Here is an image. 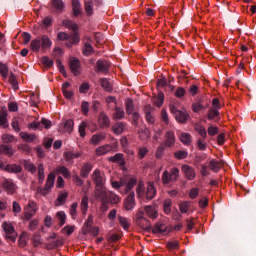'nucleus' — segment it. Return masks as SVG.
<instances>
[{"mask_svg":"<svg viewBox=\"0 0 256 256\" xmlns=\"http://www.w3.org/2000/svg\"><path fill=\"white\" fill-rule=\"evenodd\" d=\"M0 75L3 79H7V77H9V67H7V64H4L3 62H0Z\"/></svg>","mask_w":256,"mask_h":256,"instance_id":"49530a36","label":"nucleus"},{"mask_svg":"<svg viewBox=\"0 0 256 256\" xmlns=\"http://www.w3.org/2000/svg\"><path fill=\"white\" fill-rule=\"evenodd\" d=\"M125 107L127 115H132L133 111H135V104L133 103V99L128 98L125 100Z\"/></svg>","mask_w":256,"mask_h":256,"instance_id":"72a5a7b5","label":"nucleus"},{"mask_svg":"<svg viewBox=\"0 0 256 256\" xmlns=\"http://www.w3.org/2000/svg\"><path fill=\"white\" fill-rule=\"evenodd\" d=\"M135 205V192H130L124 199L123 208L125 211H133V209H135Z\"/></svg>","mask_w":256,"mask_h":256,"instance_id":"6e6552de","label":"nucleus"},{"mask_svg":"<svg viewBox=\"0 0 256 256\" xmlns=\"http://www.w3.org/2000/svg\"><path fill=\"white\" fill-rule=\"evenodd\" d=\"M108 193L105 186H95L94 197L98 201H101L102 205H107Z\"/></svg>","mask_w":256,"mask_h":256,"instance_id":"423d86ee","label":"nucleus"},{"mask_svg":"<svg viewBox=\"0 0 256 256\" xmlns=\"http://www.w3.org/2000/svg\"><path fill=\"white\" fill-rule=\"evenodd\" d=\"M62 25L63 27H66V29H71V31H77L78 27H77V23L71 21V20H63L62 21Z\"/></svg>","mask_w":256,"mask_h":256,"instance_id":"4c0bfd02","label":"nucleus"},{"mask_svg":"<svg viewBox=\"0 0 256 256\" xmlns=\"http://www.w3.org/2000/svg\"><path fill=\"white\" fill-rule=\"evenodd\" d=\"M23 166H24V169H26V171H29L30 173H32V175H34V173H37V166H35V164H33L31 161L24 160Z\"/></svg>","mask_w":256,"mask_h":256,"instance_id":"473e14b6","label":"nucleus"},{"mask_svg":"<svg viewBox=\"0 0 256 256\" xmlns=\"http://www.w3.org/2000/svg\"><path fill=\"white\" fill-rule=\"evenodd\" d=\"M67 197H69V193L66 191L60 192L55 202L56 207H61V205H64L65 201H67Z\"/></svg>","mask_w":256,"mask_h":256,"instance_id":"cd10ccee","label":"nucleus"},{"mask_svg":"<svg viewBox=\"0 0 256 256\" xmlns=\"http://www.w3.org/2000/svg\"><path fill=\"white\" fill-rule=\"evenodd\" d=\"M143 215V211H138L136 215V224L144 231H149V229H151V222H149Z\"/></svg>","mask_w":256,"mask_h":256,"instance_id":"0eeeda50","label":"nucleus"},{"mask_svg":"<svg viewBox=\"0 0 256 256\" xmlns=\"http://www.w3.org/2000/svg\"><path fill=\"white\" fill-rule=\"evenodd\" d=\"M84 9H85L86 14L88 15V17H91V15H93V1L85 2Z\"/></svg>","mask_w":256,"mask_h":256,"instance_id":"13d9d810","label":"nucleus"},{"mask_svg":"<svg viewBox=\"0 0 256 256\" xmlns=\"http://www.w3.org/2000/svg\"><path fill=\"white\" fill-rule=\"evenodd\" d=\"M123 117H125V110H123V108L115 107L113 119L117 121L119 119H123Z\"/></svg>","mask_w":256,"mask_h":256,"instance_id":"ea45409f","label":"nucleus"},{"mask_svg":"<svg viewBox=\"0 0 256 256\" xmlns=\"http://www.w3.org/2000/svg\"><path fill=\"white\" fill-rule=\"evenodd\" d=\"M135 185L138 199H147L148 201L155 199V195H157L155 184L153 182H148L147 187L145 188V183L141 180L137 182V177L135 176L124 178L123 187L125 195L133 193V188Z\"/></svg>","mask_w":256,"mask_h":256,"instance_id":"f257e3e1","label":"nucleus"},{"mask_svg":"<svg viewBox=\"0 0 256 256\" xmlns=\"http://www.w3.org/2000/svg\"><path fill=\"white\" fill-rule=\"evenodd\" d=\"M105 139H107V134L105 132H98L91 137L90 143L91 145H99Z\"/></svg>","mask_w":256,"mask_h":256,"instance_id":"f3484780","label":"nucleus"},{"mask_svg":"<svg viewBox=\"0 0 256 256\" xmlns=\"http://www.w3.org/2000/svg\"><path fill=\"white\" fill-rule=\"evenodd\" d=\"M57 171H58V173H61V175H63V177H65V179L71 178V172L69 171V169H67V167L61 166L57 169Z\"/></svg>","mask_w":256,"mask_h":256,"instance_id":"603ef678","label":"nucleus"},{"mask_svg":"<svg viewBox=\"0 0 256 256\" xmlns=\"http://www.w3.org/2000/svg\"><path fill=\"white\" fill-rule=\"evenodd\" d=\"M108 161H110L111 163H119V165H125V159H123L122 153H118L114 156L109 157Z\"/></svg>","mask_w":256,"mask_h":256,"instance_id":"7c9ffc66","label":"nucleus"},{"mask_svg":"<svg viewBox=\"0 0 256 256\" xmlns=\"http://www.w3.org/2000/svg\"><path fill=\"white\" fill-rule=\"evenodd\" d=\"M175 141H176L175 132L173 130H170V131L165 133L164 145L166 147H169V148L175 147Z\"/></svg>","mask_w":256,"mask_h":256,"instance_id":"2eb2a0df","label":"nucleus"},{"mask_svg":"<svg viewBox=\"0 0 256 256\" xmlns=\"http://www.w3.org/2000/svg\"><path fill=\"white\" fill-rule=\"evenodd\" d=\"M192 137H191V134L189 133H186V132H182L180 134V141L181 143H183L184 145H191L192 143Z\"/></svg>","mask_w":256,"mask_h":256,"instance_id":"f704fd0d","label":"nucleus"},{"mask_svg":"<svg viewBox=\"0 0 256 256\" xmlns=\"http://www.w3.org/2000/svg\"><path fill=\"white\" fill-rule=\"evenodd\" d=\"M92 181L95 187H105V183L107 182L105 172H102L99 169H95L92 173Z\"/></svg>","mask_w":256,"mask_h":256,"instance_id":"39448f33","label":"nucleus"},{"mask_svg":"<svg viewBox=\"0 0 256 256\" xmlns=\"http://www.w3.org/2000/svg\"><path fill=\"white\" fill-rule=\"evenodd\" d=\"M40 45L42 51H45V49H51V45H53V42H51V39L47 35H43L40 38Z\"/></svg>","mask_w":256,"mask_h":256,"instance_id":"5701e85b","label":"nucleus"},{"mask_svg":"<svg viewBox=\"0 0 256 256\" xmlns=\"http://www.w3.org/2000/svg\"><path fill=\"white\" fill-rule=\"evenodd\" d=\"M181 171L182 173H184L186 179H188V181H193V179H195L196 174H195V170L193 169V167L189 166V165H183L181 167Z\"/></svg>","mask_w":256,"mask_h":256,"instance_id":"dca6fc26","label":"nucleus"},{"mask_svg":"<svg viewBox=\"0 0 256 256\" xmlns=\"http://www.w3.org/2000/svg\"><path fill=\"white\" fill-rule=\"evenodd\" d=\"M64 157L66 161H73V159H79V157H81V154L67 151V152H64Z\"/></svg>","mask_w":256,"mask_h":256,"instance_id":"a18cd8bd","label":"nucleus"},{"mask_svg":"<svg viewBox=\"0 0 256 256\" xmlns=\"http://www.w3.org/2000/svg\"><path fill=\"white\" fill-rule=\"evenodd\" d=\"M207 119L209 121L219 123V121H221V117L219 116V110L210 108L207 113Z\"/></svg>","mask_w":256,"mask_h":256,"instance_id":"aec40b11","label":"nucleus"},{"mask_svg":"<svg viewBox=\"0 0 256 256\" xmlns=\"http://www.w3.org/2000/svg\"><path fill=\"white\" fill-rule=\"evenodd\" d=\"M109 67H111V63L106 60H98L96 62V73H109Z\"/></svg>","mask_w":256,"mask_h":256,"instance_id":"ddd939ff","label":"nucleus"},{"mask_svg":"<svg viewBox=\"0 0 256 256\" xmlns=\"http://www.w3.org/2000/svg\"><path fill=\"white\" fill-rule=\"evenodd\" d=\"M145 214L150 219H157V217H159V215L157 214V208H155V206H146Z\"/></svg>","mask_w":256,"mask_h":256,"instance_id":"a878e982","label":"nucleus"},{"mask_svg":"<svg viewBox=\"0 0 256 256\" xmlns=\"http://www.w3.org/2000/svg\"><path fill=\"white\" fill-rule=\"evenodd\" d=\"M85 129H87V122L83 121L79 125V135L80 137H85L87 133L85 132Z\"/></svg>","mask_w":256,"mask_h":256,"instance_id":"774afa93","label":"nucleus"},{"mask_svg":"<svg viewBox=\"0 0 256 256\" xmlns=\"http://www.w3.org/2000/svg\"><path fill=\"white\" fill-rule=\"evenodd\" d=\"M123 183H124V178H121L119 181L111 180V187L113 189H116V191H119V189H121V187H123Z\"/></svg>","mask_w":256,"mask_h":256,"instance_id":"680f3d73","label":"nucleus"},{"mask_svg":"<svg viewBox=\"0 0 256 256\" xmlns=\"http://www.w3.org/2000/svg\"><path fill=\"white\" fill-rule=\"evenodd\" d=\"M20 137L26 143H33V141L37 139V136L34 133L29 134L27 132H20Z\"/></svg>","mask_w":256,"mask_h":256,"instance_id":"c85d7f7f","label":"nucleus"},{"mask_svg":"<svg viewBox=\"0 0 256 256\" xmlns=\"http://www.w3.org/2000/svg\"><path fill=\"white\" fill-rule=\"evenodd\" d=\"M93 170V164L91 162H86L82 165V168L80 170V175L86 179V177H89V174Z\"/></svg>","mask_w":256,"mask_h":256,"instance_id":"412c9836","label":"nucleus"},{"mask_svg":"<svg viewBox=\"0 0 256 256\" xmlns=\"http://www.w3.org/2000/svg\"><path fill=\"white\" fill-rule=\"evenodd\" d=\"M72 9L74 17L81 15V2L79 0H72Z\"/></svg>","mask_w":256,"mask_h":256,"instance_id":"2f4dec72","label":"nucleus"},{"mask_svg":"<svg viewBox=\"0 0 256 256\" xmlns=\"http://www.w3.org/2000/svg\"><path fill=\"white\" fill-rule=\"evenodd\" d=\"M80 209L82 212V215H87V211L89 210V197L87 195H84L81 199L80 203Z\"/></svg>","mask_w":256,"mask_h":256,"instance_id":"393cba45","label":"nucleus"},{"mask_svg":"<svg viewBox=\"0 0 256 256\" xmlns=\"http://www.w3.org/2000/svg\"><path fill=\"white\" fill-rule=\"evenodd\" d=\"M138 133H139L140 139H142V140L149 139V136H150L149 129H147V128L140 129L138 131Z\"/></svg>","mask_w":256,"mask_h":256,"instance_id":"338daca9","label":"nucleus"},{"mask_svg":"<svg viewBox=\"0 0 256 256\" xmlns=\"http://www.w3.org/2000/svg\"><path fill=\"white\" fill-rule=\"evenodd\" d=\"M189 156V153L185 150H179L177 152L174 153V157L175 159H187V157Z\"/></svg>","mask_w":256,"mask_h":256,"instance_id":"6e6d98bb","label":"nucleus"},{"mask_svg":"<svg viewBox=\"0 0 256 256\" xmlns=\"http://www.w3.org/2000/svg\"><path fill=\"white\" fill-rule=\"evenodd\" d=\"M121 202V198L115 192H108L107 203H111V205H117V203Z\"/></svg>","mask_w":256,"mask_h":256,"instance_id":"bb28decb","label":"nucleus"},{"mask_svg":"<svg viewBox=\"0 0 256 256\" xmlns=\"http://www.w3.org/2000/svg\"><path fill=\"white\" fill-rule=\"evenodd\" d=\"M223 165V161L212 159L210 160L208 167L214 173H219V171H221V169L223 168Z\"/></svg>","mask_w":256,"mask_h":256,"instance_id":"6ab92c4d","label":"nucleus"},{"mask_svg":"<svg viewBox=\"0 0 256 256\" xmlns=\"http://www.w3.org/2000/svg\"><path fill=\"white\" fill-rule=\"evenodd\" d=\"M75 127V122L73 119H68L64 123V129L66 133H73V128Z\"/></svg>","mask_w":256,"mask_h":256,"instance_id":"37998d69","label":"nucleus"},{"mask_svg":"<svg viewBox=\"0 0 256 256\" xmlns=\"http://www.w3.org/2000/svg\"><path fill=\"white\" fill-rule=\"evenodd\" d=\"M2 187L9 195H14L17 191V184H15L13 180L4 179Z\"/></svg>","mask_w":256,"mask_h":256,"instance_id":"f8f14e48","label":"nucleus"},{"mask_svg":"<svg viewBox=\"0 0 256 256\" xmlns=\"http://www.w3.org/2000/svg\"><path fill=\"white\" fill-rule=\"evenodd\" d=\"M98 125L100 129H108L111 126V119L105 112H100L98 116Z\"/></svg>","mask_w":256,"mask_h":256,"instance_id":"9b49d317","label":"nucleus"},{"mask_svg":"<svg viewBox=\"0 0 256 256\" xmlns=\"http://www.w3.org/2000/svg\"><path fill=\"white\" fill-rule=\"evenodd\" d=\"M28 239L29 237L27 236V232H22L18 240V245L21 249H23V247H27Z\"/></svg>","mask_w":256,"mask_h":256,"instance_id":"79ce46f5","label":"nucleus"},{"mask_svg":"<svg viewBox=\"0 0 256 256\" xmlns=\"http://www.w3.org/2000/svg\"><path fill=\"white\" fill-rule=\"evenodd\" d=\"M179 209L181 213H188L191 209V202H181L179 204Z\"/></svg>","mask_w":256,"mask_h":256,"instance_id":"5fc2aeb1","label":"nucleus"},{"mask_svg":"<svg viewBox=\"0 0 256 256\" xmlns=\"http://www.w3.org/2000/svg\"><path fill=\"white\" fill-rule=\"evenodd\" d=\"M194 130L202 136V139H207V129L201 124H195Z\"/></svg>","mask_w":256,"mask_h":256,"instance_id":"a19ab883","label":"nucleus"},{"mask_svg":"<svg viewBox=\"0 0 256 256\" xmlns=\"http://www.w3.org/2000/svg\"><path fill=\"white\" fill-rule=\"evenodd\" d=\"M2 229L5 233V238L7 241H11L15 243L17 241V231H15V227L11 222H3Z\"/></svg>","mask_w":256,"mask_h":256,"instance_id":"7ed1b4c3","label":"nucleus"},{"mask_svg":"<svg viewBox=\"0 0 256 256\" xmlns=\"http://www.w3.org/2000/svg\"><path fill=\"white\" fill-rule=\"evenodd\" d=\"M111 151H113V146L110 144H106V145L99 146L95 150V155H97V157H101L103 155H107V153H111Z\"/></svg>","mask_w":256,"mask_h":256,"instance_id":"a211bd4d","label":"nucleus"},{"mask_svg":"<svg viewBox=\"0 0 256 256\" xmlns=\"http://www.w3.org/2000/svg\"><path fill=\"white\" fill-rule=\"evenodd\" d=\"M38 181L39 183H43V181H45V167L43 164L38 165Z\"/></svg>","mask_w":256,"mask_h":256,"instance_id":"de8ad7c7","label":"nucleus"},{"mask_svg":"<svg viewBox=\"0 0 256 256\" xmlns=\"http://www.w3.org/2000/svg\"><path fill=\"white\" fill-rule=\"evenodd\" d=\"M100 85L102 88H104L105 91L113 90V86H111V82H109V80L107 78H101Z\"/></svg>","mask_w":256,"mask_h":256,"instance_id":"c03bdc74","label":"nucleus"},{"mask_svg":"<svg viewBox=\"0 0 256 256\" xmlns=\"http://www.w3.org/2000/svg\"><path fill=\"white\" fill-rule=\"evenodd\" d=\"M112 131L115 135H121L125 131V123L117 122L113 125Z\"/></svg>","mask_w":256,"mask_h":256,"instance_id":"c756f323","label":"nucleus"},{"mask_svg":"<svg viewBox=\"0 0 256 256\" xmlns=\"http://www.w3.org/2000/svg\"><path fill=\"white\" fill-rule=\"evenodd\" d=\"M91 227H93V216H88L87 220L84 223V226L82 228V234L87 235L91 232Z\"/></svg>","mask_w":256,"mask_h":256,"instance_id":"b1692460","label":"nucleus"},{"mask_svg":"<svg viewBox=\"0 0 256 256\" xmlns=\"http://www.w3.org/2000/svg\"><path fill=\"white\" fill-rule=\"evenodd\" d=\"M53 185H55V172H50L47 176L44 188H38L37 193L45 197L46 195H49V193H51Z\"/></svg>","mask_w":256,"mask_h":256,"instance_id":"20e7f679","label":"nucleus"},{"mask_svg":"<svg viewBox=\"0 0 256 256\" xmlns=\"http://www.w3.org/2000/svg\"><path fill=\"white\" fill-rule=\"evenodd\" d=\"M77 207H79L77 202L72 203L70 206V215L72 219H77Z\"/></svg>","mask_w":256,"mask_h":256,"instance_id":"bf43d9fd","label":"nucleus"},{"mask_svg":"<svg viewBox=\"0 0 256 256\" xmlns=\"http://www.w3.org/2000/svg\"><path fill=\"white\" fill-rule=\"evenodd\" d=\"M175 119L178 123H187V119H189V113L187 111H176L175 112Z\"/></svg>","mask_w":256,"mask_h":256,"instance_id":"4be33fe9","label":"nucleus"},{"mask_svg":"<svg viewBox=\"0 0 256 256\" xmlns=\"http://www.w3.org/2000/svg\"><path fill=\"white\" fill-rule=\"evenodd\" d=\"M82 53L86 57H89V55H91V53H93V46H91V44L85 43Z\"/></svg>","mask_w":256,"mask_h":256,"instance_id":"052dcab7","label":"nucleus"},{"mask_svg":"<svg viewBox=\"0 0 256 256\" xmlns=\"http://www.w3.org/2000/svg\"><path fill=\"white\" fill-rule=\"evenodd\" d=\"M118 221H119V224L121 225V227L123 229H125V231H127V229H129V227H131L129 220H127V218H125L123 216H118Z\"/></svg>","mask_w":256,"mask_h":256,"instance_id":"09e8293b","label":"nucleus"},{"mask_svg":"<svg viewBox=\"0 0 256 256\" xmlns=\"http://www.w3.org/2000/svg\"><path fill=\"white\" fill-rule=\"evenodd\" d=\"M56 217H58V219L60 221L59 222L60 227H63V225L67 221V215H65V213L63 211H59V212H57Z\"/></svg>","mask_w":256,"mask_h":256,"instance_id":"4d7b16f0","label":"nucleus"},{"mask_svg":"<svg viewBox=\"0 0 256 256\" xmlns=\"http://www.w3.org/2000/svg\"><path fill=\"white\" fill-rule=\"evenodd\" d=\"M30 48L34 53H38L39 49H41V38H36L31 41Z\"/></svg>","mask_w":256,"mask_h":256,"instance_id":"e433bc0d","label":"nucleus"},{"mask_svg":"<svg viewBox=\"0 0 256 256\" xmlns=\"http://www.w3.org/2000/svg\"><path fill=\"white\" fill-rule=\"evenodd\" d=\"M52 6L57 11H63V9H65V3H63V0H52Z\"/></svg>","mask_w":256,"mask_h":256,"instance_id":"8fccbe9b","label":"nucleus"},{"mask_svg":"<svg viewBox=\"0 0 256 256\" xmlns=\"http://www.w3.org/2000/svg\"><path fill=\"white\" fill-rule=\"evenodd\" d=\"M179 180V168L174 167L169 171L165 170L162 174L163 185H169V183H175Z\"/></svg>","mask_w":256,"mask_h":256,"instance_id":"f03ea898","label":"nucleus"},{"mask_svg":"<svg viewBox=\"0 0 256 256\" xmlns=\"http://www.w3.org/2000/svg\"><path fill=\"white\" fill-rule=\"evenodd\" d=\"M41 61H42L43 65H45V67H48V69H51V67H53V65H54L53 59H50L47 56L42 57Z\"/></svg>","mask_w":256,"mask_h":256,"instance_id":"0e129e2a","label":"nucleus"},{"mask_svg":"<svg viewBox=\"0 0 256 256\" xmlns=\"http://www.w3.org/2000/svg\"><path fill=\"white\" fill-rule=\"evenodd\" d=\"M69 67L73 75H81V62L79 61V59H77L76 57H70Z\"/></svg>","mask_w":256,"mask_h":256,"instance_id":"1a4fd4ad","label":"nucleus"},{"mask_svg":"<svg viewBox=\"0 0 256 256\" xmlns=\"http://www.w3.org/2000/svg\"><path fill=\"white\" fill-rule=\"evenodd\" d=\"M0 155H13V151L7 145H0Z\"/></svg>","mask_w":256,"mask_h":256,"instance_id":"e2e57ef3","label":"nucleus"},{"mask_svg":"<svg viewBox=\"0 0 256 256\" xmlns=\"http://www.w3.org/2000/svg\"><path fill=\"white\" fill-rule=\"evenodd\" d=\"M37 213V204L35 202H30L25 208H24V219L26 221H29L33 215Z\"/></svg>","mask_w":256,"mask_h":256,"instance_id":"9d476101","label":"nucleus"},{"mask_svg":"<svg viewBox=\"0 0 256 256\" xmlns=\"http://www.w3.org/2000/svg\"><path fill=\"white\" fill-rule=\"evenodd\" d=\"M80 41L81 38L79 37V33L75 31L72 38L70 39V42L66 43V47H68V49H71L72 45H77Z\"/></svg>","mask_w":256,"mask_h":256,"instance_id":"c9c22d12","label":"nucleus"},{"mask_svg":"<svg viewBox=\"0 0 256 256\" xmlns=\"http://www.w3.org/2000/svg\"><path fill=\"white\" fill-rule=\"evenodd\" d=\"M152 233H154V235H167V233H169V229L166 226L165 223L163 222H158L156 225H154V227L152 228Z\"/></svg>","mask_w":256,"mask_h":256,"instance_id":"4468645a","label":"nucleus"},{"mask_svg":"<svg viewBox=\"0 0 256 256\" xmlns=\"http://www.w3.org/2000/svg\"><path fill=\"white\" fill-rule=\"evenodd\" d=\"M8 82L10 83L14 91H17V89H19V83H17V77L13 72L10 73L8 77Z\"/></svg>","mask_w":256,"mask_h":256,"instance_id":"58836bf2","label":"nucleus"},{"mask_svg":"<svg viewBox=\"0 0 256 256\" xmlns=\"http://www.w3.org/2000/svg\"><path fill=\"white\" fill-rule=\"evenodd\" d=\"M7 123V108L3 107L0 110V125L3 126Z\"/></svg>","mask_w":256,"mask_h":256,"instance_id":"3c124183","label":"nucleus"},{"mask_svg":"<svg viewBox=\"0 0 256 256\" xmlns=\"http://www.w3.org/2000/svg\"><path fill=\"white\" fill-rule=\"evenodd\" d=\"M63 245V240L62 239H57L55 241H52L51 243L47 244V249H55L57 247H62Z\"/></svg>","mask_w":256,"mask_h":256,"instance_id":"864d4df0","label":"nucleus"},{"mask_svg":"<svg viewBox=\"0 0 256 256\" xmlns=\"http://www.w3.org/2000/svg\"><path fill=\"white\" fill-rule=\"evenodd\" d=\"M171 203H172L171 199H167L164 201L163 209L166 215H169V213H171Z\"/></svg>","mask_w":256,"mask_h":256,"instance_id":"69168bd1","label":"nucleus"}]
</instances>
